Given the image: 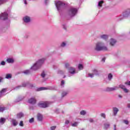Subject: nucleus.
<instances>
[{"mask_svg": "<svg viewBox=\"0 0 130 130\" xmlns=\"http://www.w3.org/2000/svg\"><path fill=\"white\" fill-rule=\"evenodd\" d=\"M101 116L102 117H103V118H106V115H105V113H101Z\"/></svg>", "mask_w": 130, "mask_h": 130, "instance_id": "37998d69", "label": "nucleus"}, {"mask_svg": "<svg viewBox=\"0 0 130 130\" xmlns=\"http://www.w3.org/2000/svg\"><path fill=\"white\" fill-rule=\"evenodd\" d=\"M8 108L7 107H2L0 106V112H4L5 110H7Z\"/></svg>", "mask_w": 130, "mask_h": 130, "instance_id": "5701e85b", "label": "nucleus"}, {"mask_svg": "<svg viewBox=\"0 0 130 130\" xmlns=\"http://www.w3.org/2000/svg\"><path fill=\"white\" fill-rule=\"evenodd\" d=\"M6 62L8 63H14L15 62V59L14 58H8L6 59Z\"/></svg>", "mask_w": 130, "mask_h": 130, "instance_id": "2eb2a0df", "label": "nucleus"}, {"mask_svg": "<svg viewBox=\"0 0 130 130\" xmlns=\"http://www.w3.org/2000/svg\"><path fill=\"white\" fill-rule=\"evenodd\" d=\"M104 129H108L109 127H110V124L108 123H105L104 124Z\"/></svg>", "mask_w": 130, "mask_h": 130, "instance_id": "393cba45", "label": "nucleus"}, {"mask_svg": "<svg viewBox=\"0 0 130 130\" xmlns=\"http://www.w3.org/2000/svg\"><path fill=\"white\" fill-rule=\"evenodd\" d=\"M116 90V87H107L106 89V92H112V91H115Z\"/></svg>", "mask_w": 130, "mask_h": 130, "instance_id": "f3484780", "label": "nucleus"}, {"mask_svg": "<svg viewBox=\"0 0 130 130\" xmlns=\"http://www.w3.org/2000/svg\"><path fill=\"white\" fill-rule=\"evenodd\" d=\"M41 76L42 78H45V76H46V74H45V72L44 71H43Z\"/></svg>", "mask_w": 130, "mask_h": 130, "instance_id": "ea45409f", "label": "nucleus"}, {"mask_svg": "<svg viewBox=\"0 0 130 130\" xmlns=\"http://www.w3.org/2000/svg\"><path fill=\"white\" fill-rule=\"evenodd\" d=\"M19 125H20V126H24V123H23V121H20V122L19 123Z\"/></svg>", "mask_w": 130, "mask_h": 130, "instance_id": "49530a36", "label": "nucleus"}, {"mask_svg": "<svg viewBox=\"0 0 130 130\" xmlns=\"http://www.w3.org/2000/svg\"><path fill=\"white\" fill-rule=\"evenodd\" d=\"M130 16V8H127L122 13V15H121L119 16L120 20H123L124 18H128Z\"/></svg>", "mask_w": 130, "mask_h": 130, "instance_id": "39448f33", "label": "nucleus"}, {"mask_svg": "<svg viewBox=\"0 0 130 130\" xmlns=\"http://www.w3.org/2000/svg\"><path fill=\"white\" fill-rule=\"evenodd\" d=\"M6 119L4 117H1L0 118V123L1 124H4L6 122Z\"/></svg>", "mask_w": 130, "mask_h": 130, "instance_id": "bb28decb", "label": "nucleus"}, {"mask_svg": "<svg viewBox=\"0 0 130 130\" xmlns=\"http://www.w3.org/2000/svg\"><path fill=\"white\" fill-rule=\"evenodd\" d=\"M92 73H93V75H95V76H99V72L96 69H93L92 70Z\"/></svg>", "mask_w": 130, "mask_h": 130, "instance_id": "b1692460", "label": "nucleus"}, {"mask_svg": "<svg viewBox=\"0 0 130 130\" xmlns=\"http://www.w3.org/2000/svg\"><path fill=\"white\" fill-rule=\"evenodd\" d=\"M7 92V88H3L2 90L0 91V98H2L3 96H5V93Z\"/></svg>", "mask_w": 130, "mask_h": 130, "instance_id": "dca6fc26", "label": "nucleus"}, {"mask_svg": "<svg viewBox=\"0 0 130 130\" xmlns=\"http://www.w3.org/2000/svg\"><path fill=\"white\" fill-rule=\"evenodd\" d=\"M0 64H1V66H5L6 65V61H2L0 63Z\"/></svg>", "mask_w": 130, "mask_h": 130, "instance_id": "de8ad7c7", "label": "nucleus"}, {"mask_svg": "<svg viewBox=\"0 0 130 130\" xmlns=\"http://www.w3.org/2000/svg\"><path fill=\"white\" fill-rule=\"evenodd\" d=\"M116 42H117V41L114 38H111L109 41V43L111 46H114L115 44H116Z\"/></svg>", "mask_w": 130, "mask_h": 130, "instance_id": "4468645a", "label": "nucleus"}, {"mask_svg": "<svg viewBox=\"0 0 130 130\" xmlns=\"http://www.w3.org/2000/svg\"><path fill=\"white\" fill-rule=\"evenodd\" d=\"M124 122L125 124H128L129 123V122L127 120H124Z\"/></svg>", "mask_w": 130, "mask_h": 130, "instance_id": "5fc2aeb1", "label": "nucleus"}, {"mask_svg": "<svg viewBox=\"0 0 130 130\" xmlns=\"http://www.w3.org/2000/svg\"><path fill=\"white\" fill-rule=\"evenodd\" d=\"M60 86L61 87H62V88H63V87H64V80H61Z\"/></svg>", "mask_w": 130, "mask_h": 130, "instance_id": "c9c22d12", "label": "nucleus"}, {"mask_svg": "<svg viewBox=\"0 0 130 130\" xmlns=\"http://www.w3.org/2000/svg\"><path fill=\"white\" fill-rule=\"evenodd\" d=\"M53 69L54 70H56V69H57V66H53Z\"/></svg>", "mask_w": 130, "mask_h": 130, "instance_id": "e2e57ef3", "label": "nucleus"}, {"mask_svg": "<svg viewBox=\"0 0 130 130\" xmlns=\"http://www.w3.org/2000/svg\"><path fill=\"white\" fill-rule=\"evenodd\" d=\"M103 3L104 2L101 1H100L98 3V7L99 8H101L102 7V5L103 4Z\"/></svg>", "mask_w": 130, "mask_h": 130, "instance_id": "2f4dec72", "label": "nucleus"}, {"mask_svg": "<svg viewBox=\"0 0 130 130\" xmlns=\"http://www.w3.org/2000/svg\"><path fill=\"white\" fill-rule=\"evenodd\" d=\"M113 114L115 116L117 114V112L119 111V110H118V109L116 107L113 108Z\"/></svg>", "mask_w": 130, "mask_h": 130, "instance_id": "4be33fe9", "label": "nucleus"}, {"mask_svg": "<svg viewBox=\"0 0 130 130\" xmlns=\"http://www.w3.org/2000/svg\"><path fill=\"white\" fill-rule=\"evenodd\" d=\"M125 85H127V86H130V81H127L125 82Z\"/></svg>", "mask_w": 130, "mask_h": 130, "instance_id": "8fccbe9b", "label": "nucleus"}, {"mask_svg": "<svg viewBox=\"0 0 130 130\" xmlns=\"http://www.w3.org/2000/svg\"><path fill=\"white\" fill-rule=\"evenodd\" d=\"M60 46L61 47H66V46H67V42H62L61 44H60Z\"/></svg>", "mask_w": 130, "mask_h": 130, "instance_id": "7c9ffc66", "label": "nucleus"}, {"mask_svg": "<svg viewBox=\"0 0 130 130\" xmlns=\"http://www.w3.org/2000/svg\"><path fill=\"white\" fill-rule=\"evenodd\" d=\"M68 28V26H67V25L66 24H63V28L64 29V30H67Z\"/></svg>", "mask_w": 130, "mask_h": 130, "instance_id": "864d4df0", "label": "nucleus"}, {"mask_svg": "<svg viewBox=\"0 0 130 130\" xmlns=\"http://www.w3.org/2000/svg\"><path fill=\"white\" fill-rule=\"evenodd\" d=\"M37 119L38 121H42L43 120V116L40 113H38L37 115Z\"/></svg>", "mask_w": 130, "mask_h": 130, "instance_id": "a211bd4d", "label": "nucleus"}, {"mask_svg": "<svg viewBox=\"0 0 130 130\" xmlns=\"http://www.w3.org/2000/svg\"><path fill=\"white\" fill-rule=\"evenodd\" d=\"M57 74H59L60 75H63L64 74V72L60 70H58Z\"/></svg>", "mask_w": 130, "mask_h": 130, "instance_id": "f704fd0d", "label": "nucleus"}, {"mask_svg": "<svg viewBox=\"0 0 130 130\" xmlns=\"http://www.w3.org/2000/svg\"><path fill=\"white\" fill-rule=\"evenodd\" d=\"M88 77H90V78H94V74L89 73V74H88Z\"/></svg>", "mask_w": 130, "mask_h": 130, "instance_id": "c03bdc74", "label": "nucleus"}, {"mask_svg": "<svg viewBox=\"0 0 130 130\" xmlns=\"http://www.w3.org/2000/svg\"><path fill=\"white\" fill-rule=\"evenodd\" d=\"M89 122H91V123L94 122V120L92 118H90V119H89Z\"/></svg>", "mask_w": 130, "mask_h": 130, "instance_id": "052dcab7", "label": "nucleus"}, {"mask_svg": "<svg viewBox=\"0 0 130 130\" xmlns=\"http://www.w3.org/2000/svg\"><path fill=\"white\" fill-rule=\"evenodd\" d=\"M44 90H47V87H41L37 88L36 89V92H39V91H43Z\"/></svg>", "mask_w": 130, "mask_h": 130, "instance_id": "6ab92c4d", "label": "nucleus"}, {"mask_svg": "<svg viewBox=\"0 0 130 130\" xmlns=\"http://www.w3.org/2000/svg\"><path fill=\"white\" fill-rule=\"evenodd\" d=\"M28 86L30 89H32V88H34V87H35L33 84H30V82H29Z\"/></svg>", "mask_w": 130, "mask_h": 130, "instance_id": "e433bc0d", "label": "nucleus"}, {"mask_svg": "<svg viewBox=\"0 0 130 130\" xmlns=\"http://www.w3.org/2000/svg\"><path fill=\"white\" fill-rule=\"evenodd\" d=\"M101 38L102 39H107V38H108V36L107 35H103L101 36Z\"/></svg>", "mask_w": 130, "mask_h": 130, "instance_id": "c756f323", "label": "nucleus"}, {"mask_svg": "<svg viewBox=\"0 0 130 130\" xmlns=\"http://www.w3.org/2000/svg\"><path fill=\"white\" fill-rule=\"evenodd\" d=\"M123 90L125 93H128V90L125 87Z\"/></svg>", "mask_w": 130, "mask_h": 130, "instance_id": "3c124183", "label": "nucleus"}, {"mask_svg": "<svg viewBox=\"0 0 130 130\" xmlns=\"http://www.w3.org/2000/svg\"><path fill=\"white\" fill-rule=\"evenodd\" d=\"M8 16L9 14H8V13L4 12L0 15V19L1 20H7V19H8Z\"/></svg>", "mask_w": 130, "mask_h": 130, "instance_id": "9d476101", "label": "nucleus"}, {"mask_svg": "<svg viewBox=\"0 0 130 130\" xmlns=\"http://www.w3.org/2000/svg\"><path fill=\"white\" fill-rule=\"evenodd\" d=\"M38 106L40 108H46L49 106L48 104L46 102L39 103L38 104Z\"/></svg>", "mask_w": 130, "mask_h": 130, "instance_id": "1a4fd4ad", "label": "nucleus"}, {"mask_svg": "<svg viewBox=\"0 0 130 130\" xmlns=\"http://www.w3.org/2000/svg\"><path fill=\"white\" fill-rule=\"evenodd\" d=\"M44 4L46 5H48L49 4V0H44Z\"/></svg>", "mask_w": 130, "mask_h": 130, "instance_id": "a18cd8bd", "label": "nucleus"}, {"mask_svg": "<svg viewBox=\"0 0 130 130\" xmlns=\"http://www.w3.org/2000/svg\"><path fill=\"white\" fill-rule=\"evenodd\" d=\"M46 60V57H43L42 58L39 59L34 64V66H42L44 64Z\"/></svg>", "mask_w": 130, "mask_h": 130, "instance_id": "0eeeda50", "label": "nucleus"}, {"mask_svg": "<svg viewBox=\"0 0 130 130\" xmlns=\"http://www.w3.org/2000/svg\"><path fill=\"white\" fill-rule=\"evenodd\" d=\"M24 99H25V96L20 95V96H18L17 98L15 100V103H18L19 102H21V101H23V100H24Z\"/></svg>", "mask_w": 130, "mask_h": 130, "instance_id": "f8f14e48", "label": "nucleus"}, {"mask_svg": "<svg viewBox=\"0 0 130 130\" xmlns=\"http://www.w3.org/2000/svg\"><path fill=\"white\" fill-rule=\"evenodd\" d=\"M55 5L56 6V8L59 13H60L61 12L62 8L64 7L66 5V4L64 3L61 2V1H56L55 2Z\"/></svg>", "mask_w": 130, "mask_h": 130, "instance_id": "7ed1b4c3", "label": "nucleus"}, {"mask_svg": "<svg viewBox=\"0 0 130 130\" xmlns=\"http://www.w3.org/2000/svg\"><path fill=\"white\" fill-rule=\"evenodd\" d=\"M114 130H116V124L114 125Z\"/></svg>", "mask_w": 130, "mask_h": 130, "instance_id": "69168bd1", "label": "nucleus"}, {"mask_svg": "<svg viewBox=\"0 0 130 130\" xmlns=\"http://www.w3.org/2000/svg\"><path fill=\"white\" fill-rule=\"evenodd\" d=\"M56 128V126H53L51 127V130H55Z\"/></svg>", "mask_w": 130, "mask_h": 130, "instance_id": "4d7b16f0", "label": "nucleus"}, {"mask_svg": "<svg viewBox=\"0 0 130 130\" xmlns=\"http://www.w3.org/2000/svg\"><path fill=\"white\" fill-rule=\"evenodd\" d=\"M5 1L6 0H0V5H2V4H4V3H5Z\"/></svg>", "mask_w": 130, "mask_h": 130, "instance_id": "bf43d9fd", "label": "nucleus"}, {"mask_svg": "<svg viewBox=\"0 0 130 130\" xmlns=\"http://www.w3.org/2000/svg\"><path fill=\"white\" fill-rule=\"evenodd\" d=\"M70 123V121L69 120H67L65 121V125H67L68 124H69Z\"/></svg>", "mask_w": 130, "mask_h": 130, "instance_id": "6e6d98bb", "label": "nucleus"}, {"mask_svg": "<svg viewBox=\"0 0 130 130\" xmlns=\"http://www.w3.org/2000/svg\"><path fill=\"white\" fill-rule=\"evenodd\" d=\"M102 61H103V62H105V58H103L102 59Z\"/></svg>", "mask_w": 130, "mask_h": 130, "instance_id": "0e129e2a", "label": "nucleus"}, {"mask_svg": "<svg viewBox=\"0 0 130 130\" xmlns=\"http://www.w3.org/2000/svg\"><path fill=\"white\" fill-rule=\"evenodd\" d=\"M67 14L69 17H75V16L78 14V9L75 8H71L68 10Z\"/></svg>", "mask_w": 130, "mask_h": 130, "instance_id": "20e7f679", "label": "nucleus"}, {"mask_svg": "<svg viewBox=\"0 0 130 130\" xmlns=\"http://www.w3.org/2000/svg\"><path fill=\"white\" fill-rule=\"evenodd\" d=\"M29 123H33L34 122V118H31L29 120Z\"/></svg>", "mask_w": 130, "mask_h": 130, "instance_id": "79ce46f5", "label": "nucleus"}, {"mask_svg": "<svg viewBox=\"0 0 130 130\" xmlns=\"http://www.w3.org/2000/svg\"><path fill=\"white\" fill-rule=\"evenodd\" d=\"M11 122L13 126H17V125H18V121H17L16 119H13L11 120Z\"/></svg>", "mask_w": 130, "mask_h": 130, "instance_id": "412c9836", "label": "nucleus"}, {"mask_svg": "<svg viewBox=\"0 0 130 130\" xmlns=\"http://www.w3.org/2000/svg\"><path fill=\"white\" fill-rule=\"evenodd\" d=\"M22 117H24V114L22 112L17 114V118L20 119V118H22Z\"/></svg>", "mask_w": 130, "mask_h": 130, "instance_id": "aec40b11", "label": "nucleus"}, {"mask_svg": "<svg viewBox=\"0 0 130 130\" xmlns=\"http://www.w3.org/2000/svg\"><path fill=\"white\" fill-rule=\"evenodd\" d=\"M78 124V122H75L74 123H73L72 125V126H77V125Z\"/></svg>", "mask_w": 130, "mask_h": 130, "instance_id": "603ef678", "label": "nucleus"}, {"mask_svg": "<svg viewBox=\"0 0 130 130\" xmlns=\"http://www.w3.org/2000/svg\"><path fill=\"white\" fill-rule=\"evenodd\" d=\"M47 90H52L53 91H56V88L55 86H49L47 87Z\"/></svg>", "mask_w": 130, "mask_h": 130, "instance_id": "a878e982", "label": "nucleus"}, {"mask_svg": "<svg viewBox=\"0 0 130 130\" xmlns=\"http://www.w3.org/2000/svg\"><path fill=\"white\" fill-rule=\"evenodd\" d=\"M84 61H82L81 62H80V63L78 64V66H84Z\"/></svg>", "mask_w": 130, "mask_h": 130, "instance_id": "13d9d810", "label": "nucleus"}, {"mask_svg": "<svg viewBox=\"0 0 130 130\" xmlns=\"http://www.w3.org/2000/svg\"><path fill=\"white\" fill-rule=\"evenodd\" d=\"M37 101L36 100V99H35V98L32 97L28 99V103H29V104H36Z\"/></svg>", "mask_w": 130, "mask_h": 130, "instance_id": "ddd939ff", "label": "nucleus"}, {"mask_svg": "<svg viewBox=\"0 0 130 130\" xmlns=\"http://www.w3.org/2000/svg\"><path fill=\"white\" fill-rule=\"evenodd\" d=\"M67 95H68V92L66 91H63L62 92L61 97L63 98V97H65V96H67Z\"/></svg>", "mask_w": 130, "mask_h": 130, "instance_id": "473e14b6", "label": "nucleus"}, {"mask_svg": "<svg viewBox=\"0 0 130 130\" xmlns=\"http://www.w3.org/2000/svg\"><path fill=\"white\" fill-rule=\"evenodd\" d=\"M27 86H29V82H26V83H23L22 84V86L19 85L14 88V90L17 89H20V88H22V87H27Z\"/></svg>", "mask_w": 130, "mask_h": 130, "instance_id": "9b49d317", "label": "nucleus"}, {"mask_svg": "<svg viewBox=\"0 0 130 130\" xmlns=\"http://www.w3.org/2000/svg\"><path fill=\"white\" fill-rule=\"evenodd\" d=\"M94 50L96 51H108V48L104 45V43L102 42H98L95 44Z\"/></svg>", "mask_w": 130, "mask_h": 130, "instance_id": "f257e3e1", "label": "nucleus"}, {"mask_svg": "<svg viewBox=\"0 0 130 130\" xmlns=\"http://www.w3.org/2000/svg\"><path fill=\"white\" fill-rule=\"evenodd\" d=\"M65 69H67L68 70L69 74L70 75H75V74H77L76 72V69L72 67H70L69 66H65Z\"/></svg>", "mask_w": 130, "mask_h": 130, "instance_id": "423d86ee", "label": "nucleus"}, {"mask_svg": "<svg viewBox=\"0 0 130 130\" xmlns=\"http://www.w3.org/2000/svg\"><path fill=\"white\" fill-rule=\"evenodd\" d=\"M41 68L40 66H32L29 70H25L23 72V73L24 75H31V74H33V72L35 71H37V70H39Z\"/></svg>", "mask_w": 130, "mask_h": 130, "instance_id": "f03ea898", "label": "nucleus"}, {"mask_svg": "<svg viewBox=\"0 0 130 130\" xmlns=\"http://www.w3.org/2000/svg\"><path fill=\"white\" fill-rule=\"evenodd\" d=\"M23 21L25 24H29L31 22V17L26 15L23 17Z\"/></svg>", "mask_w": 130, "mask_h": 130, "instance_id": "6e6552de", "label": "nucleus"}, {"mask_svg": "<svg viewBox=\"0 0 130 130\" xmlns=\"http://www.w3.org/2000/svg\"><path fill=\"white\" fill-rule=\"evenodd\" d=\"M12 75L11 74H7L6 75V79H8V80L10 79H12Z\"/></svg>", "mask_w": 130, "mask_h": 130, "instance_id": "c85d7f7f", "label": "nucleus"}, {"mask_svg": "<svg viewBox=\"0 0 130 130\" xmlns=\"http://www.w3.org/2000/svg\"><path fill=\"white\" fill-rule=\"evenodd\" d=\"M113 78V75H112V74L109 73L108 75V80H109V81H111Z\"/></svg>", "mask_w": 130, "mask_h": 130, "instance_id": "cd10ccee", "label": "nucleus"}, {"mask_svg": "<svg viewBox=\"0 0 130 130\" xmlns=\"http://www.w3.org/2000/svg\"><path fill=\"white\" fill-rule=\"evenodd\" d=\"M119 87L120 88V89H122V90H123L125 88V86L122 84H120Z\"/></svg>", "mask_w": 130, "mask_h": 130, "instance_id": "4c0bfd02", "label": "nucleus"}, {"mask_svg": "<svg viewBox=\"0 0 130 130\" xmlns=\"http://www.w3.org/2000/svg\"><path fill=\"white\" fill-rule=\"evenodd\" d=\"M24 37H25V38H28V36L27 35H25Z\"/></svg>", "mask_w": 130, "mask_h": 130, "instance_id": "774afa93", "label": "nucleus"}, {"mask_svg": "<svg viewBox=\"0 0 130 130\" xmlns=\"http://www.w3.org/2000/svg\"><path fill=\"white\" fill-rule=\"evenodd\" d=\"M118 97H119V98H122V96L120 94L118 95Z\"/></svg>", "mask_w": 130, "mask_h": 130, "instance_id": "338daca9", "label": "nucleus"}, {"mask_svg": "<svg viewBox=\"0 0 130 130\" xmlns=\"http://www.w3.org/2000/svg\"><path fill=\"white\" fill-rule=\"evenodd\" d=\"M54 112H55V113H56V114H59V110L58 109H56V110H54Z\"/></svg>", "mask_w": 130, "mask_h": 130, "instance_id": "a19ab883", "label": "nucleus"}, {"mask_svg": "<svg viewBox=\"0 0 130 130\" xmlns=\"http://www.w3.org/2000/svg\"><path fill=\"white\" fill-rule=\"evenodd\" d=\"M84 69V66H78V71H81V70Z\"/></svg>", "mask_w": 130, "mask_h": 130, "instance_id": "72a5a7b5", "label": "nucleus"}, {"mask_svg": "<svg viewBox=\"0 0 130 130\" xmlns=\"http://www.w3.org/2000/svg\"><path fill=\"white\" fill-rule=\"evenodd\" d=\"M87 113L85 111L82 110L80 112L81 115H85Z\"/></svg>", "mask_w": 130, "mask_h": 130, "instance_id": "58836bf2", "label": "nucleus"}, {"mask_svg": "<svg viewBox=\"0 0 130 130\" xmlns=\"http://www.w3.org/2000/svg\"><path fill=\"white\" fill-rule=\"evenodd\" d=\"M3 80H4V78L0 77V83L3 82Z\"/></svg>", "mask_w": 130, "mask_h": 130, "instance_id": "680f3d73", "label": "nucleus"}, {"mask_svg": "<svg viewBox=\"0 0 130 130\" xmlns=\"http://www.w3.org/2000/svg\"><path fill=\"white\" fill-rule=\"evenodd\" d=\"M23 4H25V6H27L28 5V3L27 2V0H23L22 1Z\"/></svg>", "mask_w": 130, "mask_h": 130, "instance_id": "09e8293b", "label": "nucleus"}]
</instances>
